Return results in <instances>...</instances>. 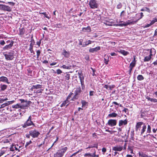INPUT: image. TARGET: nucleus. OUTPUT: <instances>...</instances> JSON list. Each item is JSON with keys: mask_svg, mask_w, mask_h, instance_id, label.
Listing matches in <instances>:
<instances>
[{"mask_svg": "<svg viewBox=\"0 0 157 157\" xmlns=\"http://www.w3.org/2000/svg\"><path fill=\"white\" fill-rule=\"evenodd\" d=\"M127 124V121L126 119L124 120H121L119 121V125L121 126L123 125H125Z\"/></svg>", "mask_w": 157, "mask_h": 157, "instance_id": "nucleus-22", "label": "nucleus"}, {"mask_svg": "<svg viewBox=\"0 0 157 157\" xmlns=\"http://www.w3.org/2000/svg\"><path fill=\"white\" fill-rule=\"evenodd\" d=\"M61 25V24L60 23L56 24L55 25V26L57 28H60Z\"/></svg>", "mask_w": 157, "mask_h": 157, "instance_id": "nucleus-62", "label": "nucleus"}, {"mask_svg": "<svg viewBox=\"0 0 157 157\" xmlns=\"http://www.w3.org/2000/svg\"><path fill=\"white\" fill-rule=\"evenodd\" d=\"M90 69L92 70V72H93L92 76H96L95 74V72L96 71L94 69H93V68H92L91 67L90 68Z\"/></svg>", "mask_w": 157, "mask_h": 157, "instance_id": "nucleus-50", "label": "nucleus"}, {"mask_svg": "<svg viewBox=\"0 0 157 157\" xmlns=\"http://www.w3.org/2000/svg\"><path fill=\"white\" fill-rule=\"evenodd\" d=\"M8 103H4L2 105H1V106L0 107V108H3L4 107H5V106H8Z\"/></svg>", "mask_w": 157, "mask_h": 157, "instance_id": "nucleus-46", "label": "nucleus"}, {"mask_svg": "<svg viewBox=\"0 0 157 157\" xmlns=\"http://www.w3.org/2000/svg\"><path fill=\"white\" fill-rule=\"evenodd\" d=\"M103 86L104 88H106L107 90H112L113 88L115 87V86L114 85H108L106 84Z\"/></svg>", "mask_w": 157, "mask_h": 157, "instance_id": "nucleus-20", "label": "nucleus"}, {"mask_svg": "<svg viewBox=\"0 0 157 157\" xmlns=\"http://www.w3.org/2000/svg\"><path fill=\"white\" fill-rule=\"evenodd\" d=\"M101 49V47L100 46H98L95 48H90L89 51L90 52L94 53L97 52Z\"/></svg>", "mask_w": 157, "mask_h": 157, "instance_id": "nucleus-17", "label": "nucleus"}, {"mask_svg": "<svg viewBox=\"0 0 157 157\" xmlns=\"http://www.w3.org/2000/svg\"><path fill=\"white\" fill-rule=\"evenodd\" d=\"M68 102L69 101L66 100L65 101H63V103L60 105V106L61 107L65 106L66 105V106H67L68 105V104L67 105L66 104L68 103Z\"/></svg>", "mask_w": 157, "mask_h": 157, "instance_id": "nucleus-36", "label": "nucleus"}, {"mask_svg": "<svg viewBox=\"0 0 157 157\" xmlns=\"http://www.w3.org/2000/svg\"><path fill=\"white\" fill-rule=\"evenodd\" d=\"M151 127L150 125L148 124L147 130V133H150L151 132Z\"/></svg>", "mask_w": 157, "mask_h": 157, "instance_id": "nucleus-43", "label": "nucleus"}, {"mask_svg": "<svg viewBox=\"0 0 157 157\" xmlns=\"http://www.w3.org/2000/svg\"><path fill=\"white\" fill-rule=\"evenodd\" d=\"M134 131L132 130L131 131L130 133V136L131 138H134Z\"/></svg>", "mask_w": 157, "mask_h": 157, "instance_id": "nucleus-52", "label": "nucleus"}, {"mask_svg": "<svg viewBox=\"0 0 157 157\" xmlns=\"http://www.w3.org/2000/svg\"><path fill=\"white\" fill-rule=\"evenodd\" d=\"M25 30L24 28L20 29L19 35L20 36L23 35L25 33Z\"/></svg>", "mask_w": 157, "mask_h": 157, "instance_id": "nucleus-37", "label": "nucleus"}, {"mask_svg": "<svg viewBox=\"0 0 157 157\" xmlns=\"http://www.w3.org/2000/svg\"><path fill=\"white\" fill-rule=\"evenodd\" d=\"M139 155L141 157H153L151 155L148 156L146 154V152H139L138 153Z\"/></svg>", "mask_w": 157, "mask_h": 157, "instance_id": "nucleus-19", "label": "nucleus"}, {"mask_svg": "<svg viewBox=\"0 0 157 157\" xmlns=\"http://www.w3.org/2000/svg\"><path fill=\"white\" fill-rule=\"evenodd\" d=\"M32 143V142L31 140H30L29 142H27L26 143V144L25 145V147H27L29 146V144H31Z\"/></svg>", "mask_w": 157, "mask_h": 157, "instance_id": "nucleus-51", "label": "nucleus"}, {"mask_svg": "<svg viewBox=\"0 0 157 157\" xmlns=\"http://www.w3.org/2000/svg\"><path fill=\"white\" fill-rule=\"evenodd\" d=\"M70 74H67L65 76L66 77V80H69L70 78Z\"/></svg>", "mask_w": 157, "mask_h": 157, "instance_id": "nucleus-57", "label": "nucleus"}, {"mask_svg": "<svg viewBox=\"0 0 157 157\" xmlns=\"http://www.w3.org/2000/svg\"><path fill=\"white\" fill-rule=\"evenodd\" d=\"M93 150L94 151V152L92 154H91V156H92V157H95L96 151L94 149Z\"/></svg>", "mask_w": 157, "mask_h": 157, "instance_id": "nucleus-59", "label": "nucleus"}, {"mask_svg": "<svg viewBox=\"0 0 157 157\" xmlns=\"http://www.w3.org/2000/svg\"><path fill=\"white\" fill-rule=\"evenodd\" d=\"M4 56L6 60H12L14 58V52L11 51L10 52H7V54H4Z\"/></svg>", "mask_w": 157, "mask_h": 157, "instance_id": "nucleus-8", "label": "nucleus"}, {"mask_svg": "<svg viewBox=\"0 0 157 157\" xmlns=\"http://www.w3.org/2000/svg\"><path fill=\"white\" fill-rule=\"evenodd\" d=\"M5 44V41L3 40L0 41V44L1 45L3 46Z\"/></svg>", "mask_w": 157, "mask_h": 157, "instance_id": "nucleus-54", "label": "nucleus"}, {"mask_svg": "<svg viewBox=\"0 0 157 157\" xmlns=\"http://www.w3.org/2000/svg\"><path fill=\"white\" fill-rule=\"evenodd\" d=\"M117 116V114L115 113H111L109 114L108 116L110 117H115Z\"/></svg>", "mask_w": 157, "mask_h": 157, "instance_id": "nucleus-35", "label": "nucleus"}, {"mask_svg": "<svg viewBox=\"0 0 157 157\" xmlns=\"http://www.w3.org/2000/svg\"><path fill=\"white\" fill-rule=\"evenodd\" d=\"M94 92L93 91H90V92L89 95L90 96H92L94 95Z\"/></svg>", "mask_w": 157, "mask_h": 157, "instance_id": "nucleus-63", "label": "nucleus"}, {"mask_svg": "<svg viewBox=\"0 0 157 157\" xmlns=\"http://www.w3.org/2000/svg\"><path fill=\"white\" fill-rule=\"evenodd\" d=\"M81 103L82 104V108H86L88 106V102L84 100H81Z\"/></svg>", "mask_w": 157, "mask_h": 157, "instance_id": "nucleus-25", "label": "nucleus"}, {"mask_svg": "<svg viewBox=\"0 0 157 157\" xmlns=\"http://www.w3.org/2000/svg\"><path fill=\"white\" fill-rule=\"evenodd\" d=\"M84 156L86 157H90L91 156V154L90 153H86L84 155Z\"/></svg>", "mask_w": 157, "mask_h": 157, "instance_id": "nucleus-58", "label": "nucleus"}, {"mask_svg": "<svg viewBox=\"0 0 157 157\" xmlns=\"http://www.w3.org/2000/svg\"><path fill=\"white\" fill-rule=\"evenodd\" d=\"M150 54L148 56H146L144 57V62H148L149 61L151 58V57L153 55H155L156 53V50L154 48H151L150 50Z\"/></svg>", "mask_w": 157, "mask_h": 157, "instance_id": "nucleus-4", "label": "nucleus"}, {"mask_svg": "<svg viewBox=\"0 0 157 157\" xmlns=\"http://www.w3.org/2000/svg\"><path fill=\"white\" fill-rule=\"evenodd\" d=\"M62 54L64 57L66 58H68L70 56V53L69 51H67L63 49L62 52Z\"/></svg>", "mask_w": 157, "mask_h": 157, "instance_id": "nucleus-16", "label": "nucleus"}, {"mask_svg": "<svg viewBox=\"0 0 157 157\" xmlns=\"http://www.w3.org/2000/svg\"><path fill=\"white\" fill-rule=\"evenodd\" d=\"M85 59L86 60L89 61L90 59L89 56L88 55H86L85 57Z\"/></svg>", "mask_w": 157, "mask_h": 157, "instance_id": "nucleus-60", "label": "nucleus"}, {"mask_svg": "<svg viewBox=\"0 0 157 157\" xmlns=\"http://www.w3.org/2000/svg\"><path fill=\"white\" fill-rule=\"evenodd\" d=\"M144 123L142 121L138 122L136 123L135 129L136 131H140L141 126Z\"/></svg>", "mask_w": 157, "mask_h": 157, "instance_id": "nucleus-18", "label": "nucleus"}, {"mask_svg": "<svg viewBox=\"0 0 157 157\" xmlns=\"http://www.w3.org/2000/svg\"><path fill=\"white\" fill-rule=\"evenodd\" d=\"M0 82H2L8 84L10 83V82H9L8 78L4 76L0 77Z\"/></svg>", "mask_w": 157, "mask_h": 157, "instance_id": "nucleus-15", "label": "nucleus"}, {"mask_svg": "<svg viewBox=\"0 0 157 157\" xmlns=\"http://www.w3.org/2000/svg\"><path fill=\"white\" fill-rule=\"evenodd\" d=\"M79 152V151H77L76 152L73 153L72 155V156L73 157H75V156Z\"/></svg>", "mask_w": 157, "mask_h": 157, "instance_id": "nucleus-64", "label": "nucleus"}, {"mask_svg": "<svg viewBox=\"0 0 157 157\" xmlns=\"http://www.w3.org/2000/svg\"><path fill=\"white\" fill-rule=\"evenodd\" d=\"M136 64V63H134V62H132L130 64L129 66V67H131L133 68L135 66Z\"/></svg>", "mask_w": 157, "mask_h": 157, "instance_id": "nucleus-45", "label": "nucleus"}, {"mask_svg": "<svg viewBox=\"0 0 157 157\" xmlns=\"http://www.w3.org/2000/svg\"><path fill=\"white\" fill-rule=\"evenodd\" d=\"M56 73L57 74H60L62 73V71L60 69H58L56 70Z\"/></svg>", "mask_w": 157, "mask_h": 157, "instance_id": "nucleus-55", "label": "nucleus"}, {"mask_svg": "<svg viewBox=\"0 0 157 157\" xmlns=\"http://www.w3.org/2000/svg\"><path fill=\"white\" fill-rule=\"evenodd\" d=\"M109 56L108 55H105L104 58V63L106 65H107L109 61Z\"/></svg>", "mask_w": 157, "mask_h": 157, "instance_id": "nucleus-30", "label": "nucleus"}, {"mask_svg": "<svg viewBox=\"0 0 157 157\" xmlns=\"http://www.w3.org/2000/svg\"><path fill=\"white\" fill-rule=\"evenodd\" d=\"M10 139L6 138V139H3L1 141V143L2 144H6L9 143Z\"/></svg>", "mask_w": 157, "mask_h": 157, "instance_id": "nucleus-34", "label": "nucleus"}, {"mask_svg": "<svg viewBox=\"0 0 157 157\" xmlns=\"http://www.w3.org/2000/svg\"><path fill=\"white\" fill-rule=\"evenodd\" d=\"M143 126L142 127V128L141 129V135H142L143 134L144 132H145L147 127L146 125H145V124L144 123L143 124Z\"/></svg>", "mask_w": 157, "mask_h": 157, "instance_id": "nucleus-27", "label": "nucleus"}, {"mask_svg": "<svg viewBox=\"0 0 157 157\" xmlns=\"http://www.w3.org/2000/svg\"><path fill=\"white\" fill-rule=\"evenodd\" d=\"M20 101H21V104H25L26 102L27 101H28L27 100L25 101L24 99H21L20 100Z\"/></svg>", "mask_w": 157, "mask_h": 157, "instance_id": "nucleus-49", "label": "nucleus"}, {"mask_svg": "<svg viewBox=\"0 0 157 157\" xmlns=\"http://www.w3.org/2000/svg\"><path fill=\"white\" fill-rule=\"evenodd\" d=\"M117 121L116 120L110 119L109 120L107 123L106 124L107 125H108L111 127L115 126L116 125Z\"/></svg>", "mask_w": 157, "mask_h": 157, "instance_id": "nucleus-11", "label": "nucleus"}, {"mask_svg": "<svg viewBox=\"0 0 157 157\" xmlns=\"http://www.w3.org/2000/svg\"><path fill=\"white\" fill-rule=\"evenodd\" d=\"M7 87V86L5 85L1 84H0L1 90L4 91L6 90Z\"/></svg>", "mask_w": 157, "mask_h": 157, "instance_id": "nucleus-31", "label": "nucleus"}, {"mask_svg": "<svg viewBox=\"0 0 157 157\" xmlns=\"http://www.w3.org/2000/svg\"><path fill=\"white\" fill-rule=\"evenodd\" d=\"M141 11H147L149 13L150 12V9L147 7H144L143 8L141 9Z\"/></svg>", "mask_w": 157, "mask_h": 157, "instance_id": "nucleus-39", "label": "nucleus"}, {"mask_svg": "<svg viewBox=\"0 0 157 157\" xmlns=\"http://www.w3.org/2000/svg\"><path fill=\"white\" fill-rule=\"evenodd\" d=\"M28 71V75L30 76H32V71L30 68H28L27 69Z\"/></svg>", "mask_w": 157, "mask_h": 157, "instance_id": "nucleus-42", "label": "nucleus"}, {"mask_svg": "<svg viewBox=\"0 0 157 157\" xmlns=\"http://www.w3.org/2000/svg\"><path fill=\"white\" fill-rule=\"evenodd\" d=\"M36 56H37V59H38L39 57V56L41 53V50H36Z\"/></svg>", "mask_w": 157, "mask_h": 157, "instance_id": "nucleus-44", "label": "nucleus"}, {"mask_svg": "<svg viewBox=\"0 0 157 157\" xmlns=\"http://www.w3.org/2000/svg\"><path fill=\"white\" fill-rule=\"evenodd\" d=\"M102 151L103 152V154H104L105 153L106 151V149L105 147H103L102 149Z\"/></svg>", "mask_w": 157, "mask_h": 157, "instance_id": "nucleus-61", "label": "nucleus"}, {"mask_svg": "<svg viewBox=\"0 0 157 157\" xmlns=\"http://www.w3.org/2000/svg\"><path fill=\"white\" fill-rule=\"evenodd\" d=\"M68 149V147H66L59 149L54 154V157H63Z\"/></svg>", "mask_w": 157, "mask_h": 157, "instance_id": "nucleus-1", "label": "nucleus"}, {"mask_svg": "<svg viewBox=\"0 0 157 157\" xmlns=\"http://www.w3.org/2000/svg\"><path fill=\"white\" fill-rule=\"evenodd\" d=\"M31 125H33L34 126H35V124L33 123V122L32 121L31 116H30L24 124L22 125V127L23 128H25L28 126Z\"/></svg>", "mask_w": 157, "mask_h": 157, "instance_id": "nucleus-6", "label": "nucleus"}, {"mask_svg": "<svg viewBox=\"0 0 157 157\" xmlns=\"http://www.w3.org/2000/svg\"><path fill=\"white\" fill-rule=\"evenodd\" d=\"M146 98L147 99L148 101H150L154 103L157 102V99H156L151 98L148 97H147Z\"/></svg>", "mask_w": 157, "mask_h": 157, "instance_id": "nucleus-32", "label": "nucleus"}, {"mask_svg": "<svg viewBox=\"0 0 157 157\" xmlns=\"http://www.w3.org/2000/svg\"><path fill=\"white\" fill-rule=\"evenodd\" d=\"M34 43H35V42H34L33 43L31 42L30 44V45H29L30 46H29V50L33 49V45L34 44Z\"/></svg>", "mask_w": 157, "mask_h": 157, "instance_id": "nucleus-48", "label": "nucleus"}, {"mask_svg": "<svg viewBox=\"0 0 157 157\" xmlns=\"http://www.w3.org/2000/svg\"><path fill=\"white\" fill-rule=\"evenodd\" d=\"M30 135L33 138H37L40 135V132L36 129L31 130L29 132Z\"/></svg>", "mask_w": 157, "mask_h": 157, "instance_id": "nucleus-9", "label": "nucleus"}, {"mask_svg": "<svg viewBox=\"0 0 157 157\" xmlns=\"http://www.w3.org/2000/svg\"><path fill=\"white\" fill-rule=\"evenodd\" d=\"M94 42V41L88 40L84 42L85 44H83V47H85L89 44H91Z\"/></svg>", "mask_w": 157, "mask_h": 157, "instance_id": "nucleus-28", "label": "nucleus"}, {"mask_svg": "<svg viewBox=\"0 0 157 157\" xmlns=\"http://www.w3.org/2000/svg\"><path fill=\"white\" fill-rule=\"evenodd\" d=\"M93 147H95L97 149L98 148V144H95L94 145H90L89 147L86 148V149H88V148H92Z\"/></svg>", "mask_w": 157, "mask_h": 157, "instance_id": "nucleus-38", "label": "nucleus"}, {"mask_svg": "<svg viewBox=\"0 0 157 157\" xmlns=\"http://www.w3.org/2000/svg\"><path fill=\"white\" fill-rule=\"evenodd\" d=\"M73 94V93H71V92L69 94V95H68V96L67 97V98L66 99V100H68V99H69V98H70L71 97V96Z\"/></svg>", "mask_w": 157, "mask_h": 157, "instance_id": "nucleus-56", "label": "nucleus"}, {"mask_svg": "<svg viewBox=\"0 0 157 157\" xmlns=\"http://www.w3.org/2000/svg\"><path fill=\"white\" fill-rule=\"evenodd\" d=\"M31 103V101H27L25 104H17L15 105H12V108H13L18 109L20 108L22 109H24L27 108L28 105H29Z\"/></svg>", "mask_w": 157, "mask_h": 157, "instance_id": "nucleus-2", "label": "nucleus"}, {"mask_svg": "<svg viewBox=\"0 0 157 157\" xmlns=\"http://www.w3.org/2000/svg\"><path fill=\"white\" fill-rule=\"evenodd\" d=\"M117 52L121 54H122L124 56H126L129 54V53L128 52L125 51L124 50L120 49L119 50H117Z\"/></svg>", "mask_w": 157, "mask_h": 157, "instance_id": "nucleus-21", "label": "nucleus"}, {"mask_svg": "<svg viewBox=\"0 0 157 157\" xmlns=\"http://www.w3.org/2000/svg\"><path fill=\"white\" fill-rule=\"evenodd\" d=\"M12 7L0 4V10L10 12L12 11Z\"/></svg>", "mask_w": 157, "mask_h": 157, "instance_id": "nucleus-10", "label": "nucleus"}, {"mask_svg": "<svg viewBox=\"0 0 157 157\" xmlns=\"http://www.w3.org/2000/svg\"><path fill=\"white\" fill-rule=\"evenodd\" d=\"M123 147L120 145L112 147V150L115 151H121L123 150Z\"/></svg>", "mask_w": 157, "mask_h": 157, "instance_id": "nucleus-12", "label": "nucleus"}, {"mask_svg": "<svg viewBox=\"0 0 157 157\" xmlns=\"http://www.w3.org/2000/svg\"><path fill=\"white\" fill-rule=\"evenodd\" d=\"M6 4H9V5L12 6H13L15 5V3L12 2H7L6 3Z\"/></svg>", "mask_w": 157, "mask_h": 157, "instance_id": "nucleus-53", "label": "nucleus"}, {"mask_svg": "<svg viewBox=\"0 0 157 157\" xmlns=\"http://www.w3.org/2000/svg\"><path fill=\"white\" fill-rule=\"evenodd\" d=\"M117 26H127L128 25V24L126 22H124V23H121L119 24H117Z\"/></svg>", "mask_w": 157, "mask_h": 157, "instance_id": "nucleus-41", "label": "nucleus"}, {"mask_svg": "<svg viewBox=\"0 0 157 157\" xmlns=\"http://www.w3.org/2000/svg\"><path fill=\"white\" fill-rule=\"evenodd\" d=\"M138 21V20L136 19L135 20H134V19H133V21H131V20H128L126 22L127 23L128 25H130L131 24H134L136 23Z\"/></svg>", "mask_w": 157, "mask_h": 157, "instance_id": "nucleus-23", "label": "nucleus"}, {"mask_svg": "<svg viewBox=\"0 0 157 157\" xmlns=\"http://www.w3.org/2000/svg\"><path fill=\"white\" fill-rule=\"evenodd\" d=\"M42 85H40V84H37L36 85H33L32 87V89H40L42 88Z\"/></svg>", "mask_w": 157, "mask_h": 157, "instance_id": "nucleus-29", "label": "nucleus"}, {"mask_svg": "<svg viewBox=\"0 0 157 157\" xmlns=\"http://www.w3.org/2000/svg\"><path fill=\"white\" fill-rule=\"evenodd\" d=\"M122 6V4L121 2H119L117 6V8L118 9H121Z\"/></svg>", "mask_w": 157, "mask_h": 157, "instance_id": "nucleus-47", "label": "nucleus"}, {"mask_svg": "<svg viewBox=\"0 0 157 157\" xmlns=\"http://www.w3.org/2000/svg\"><path fill=\"white\" fill-rule=\"evenodd\" d=\"M84 39V38L83 37L80 36L78 38V40L79 41L78 45L79 46H82L83 47V42Z\"/></svg>", "mask_w": 157, "mask_h": 157, "instance_id": "nucleus-24", "label": "nucleus"}, {"mask_svg": "<svg viewBox=\"0 0 157 157\" xmlns=\"http://www.w3.org/2000/svg\"><path fill=\"white\" fill-rule=\"evenodd\" d=\"M73 66L71 65V63L68 62L65 65H63L61 67L64 69H70Z\"/></svg>", "mask_w": 157, "mask_h": 157, "instance_id": "nucleus-14", "label": "nucleus"}, {"mask_svg": "<svg viewBox=\"0 0 157 157\" xmlns=\"http://www.w3.org/2000/svg\"><path fill=\"white\" fill-rule=\"evenodd\" d=\"M14 43V41L13 40H11L10 42V43L6 45L3 48V49L4 50H8L10 49H11Z\"/></svg>", "mask_w": 157, "mask_h": 157, "instance_id": "nucleus-13", "label": "nucleus"}, {"mask_svg": "<svg viewBox=\"0 0 157 157\" xmlns=\"http://www.w3.org/2000/svg\"><path fill=\"white\" fill-rule=\"evenodd\" d=\"M14 149H15L16 150H18V151H20V150H18L17 147H16L15 146H14V145H12L10 148V151H14Z\"/></svg>", "mask_w": 157, "mask_h": 157, "instance_id": "nucleus-33", "label": "nucleus"}, {"mask_svg": "<svg viewBox=\"0 0 157 157\" xmlns=\"http://www.w3.org/2000/svg\"><path fill=\"white\" fill-rule=\"evenodd\" d=\"M82 92L81 88L79 86L76 88L74 91V95L71 99V100L75 101L79 97V96L81 93Z\"/></svg>", "mask_w": 157, "mask_h": 157, "instance_id": "nucleus-3", "label": "nucleus"}, {"mask_svg": "<svg viewBox=\"0 0 157 157\" xmlns=\"http://www.w3.org/2000/svg\"><path fill=\"white\" fill-rule=\"evenodd\" d=\"M89 5L90 7L92 9H95L98 7L99 3L97 0H90Z\"/></svg>", "mask_w": 157, "mask_h": 157, "instance_id": "nucleus-5", "label": "nucleus"}, {"mask_svg": "<svg viewBox=\"0 0 157 157\" xmlns=\"http://www.w3.org/2000/svg\"><path fill=\"white\" fill-rule=\"evenodd\" d=\"M78 78L80 80L82 88V90H83L85 88V86L84 84V77L83 75V74L81 71L78 72Z\"/></svg>", "mask_w": 157, "mask_h": 157, "instance_id": "nucleus-7", "label": "nucleus"}, {"mask_svg": "<svg viewBox=\"0 0 157 157\" xmlns=\"http://www.w3.org/2000/svg\"><path fill=\"white\" fill-rule=\"evenodd\" d=\"M82 30L85 32H91V29L90 27L89 26H88L87 27L83 28Z\"/></svg>", "mask_w": 157, "mask_h": 157, "instance_id": "nucleus-26", "label": "nucleus"}, {"mask_svg": "<svg viewBox=\"0 0 157 157\" xmlns=\"http://www.w3.org/2000/svg\"><path fill=\"white\" fill-rule=\"evenodd\" d=\"M137 79L139 81H141L144 79V78L142 75H139L137 77Z\"/></svg>", "mask_w": 157, "mask_h": 157, "instance_id": "nucleus-40", "label": "nucleus"}]
</instances>
